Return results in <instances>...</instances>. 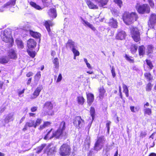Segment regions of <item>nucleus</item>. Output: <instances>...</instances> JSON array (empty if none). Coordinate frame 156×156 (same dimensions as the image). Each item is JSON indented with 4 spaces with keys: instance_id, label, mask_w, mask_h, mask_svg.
I'll list each match as a JSON object with an SVG mask.
<instances>
[{
    "instance_id": "nucleus-61",
    "label": "nucleus",
    "mask_w": 156,
    "mask_h": 156,
    "mask_svg": "<svg viewBox=\"0 0 156 156\" xmlns=\"http://www.w3.org/2000/svg\"><path fill=\"white\" fill-rule=\"evenodd\" d=\"M4 83V82L1 81H0V89H2V86Z\"/></svg>"
},
{
    "instance_id": "nucleus-49",
    "label": "nucleus",
    "mask_w": 156,
    "mask_h": 156,
    "mask_svg": "<svg viewBox=\"0 0 156 156\" xmlns=\"http://www.w3.org/2000/svg\"><path fill=\"white\" fill-rule=\"evenodd\" d=\"M54 150L52 148H49L48 151H47V154L48 155H50L53 154L54 153Z\"/></svg>"
},
{
    "instance_id": "nucleus-35",
    "label": "nucleus",
    "mask_w": 156,
    "mask_h": 156,
    "mask_svg": "<svg viewBox=\"0 0 156 156\" xmlns=\"http://www.w3.org/2000/svg\"><path fill=\"white\" fill-rule=\"evenodd\" d=\"M84 99L82 96H79L77 97V101L79 104L82 105L84 102Z\"/></svg>"
},
{
    "instance_id": "nucleus-32",
    "label": "nucleus",
    "mask_w": 156,
    "mask_h": 156,
    "mask_svg": "<svg viewBox=\"0 0 156 156\" xmlns=\"http://www.w3.org/2000/svg\"><path fill=\"white\" fill-rule=\"evenodd\" d=\"M9 59L6 56H3L0 58V63L2 64H6L8 63Z\"/></svg>"
},
{
    "instance_id": "nucleus-11",
    "label": "nucleus",
    "mask_w": 156,
    "mask_h": 156,
    "mask_svg": "<svg viewBox=\"0 0 156 156\" xmlns=\"http://www.w3.org/2000/svg\"><path fill=\"white\" fill-rule=\"evenodd\" d=\"M48 14L51 20H53L57 16V13L56 8H51L50 9L48 12Z\"/></svg>"
},
{
    "instance_id": "nucleus-4",
    "label": "nucleus",
    "mask_w": 156,
    "mask_h": 156,
    "mask_svg": "<svg viewBox=\"0 0 156 156\" xmlns=\"http://www.w3.org/2000/svg\"><path fill=\"white\" fill-rule=\"evenodd\" d=\"M135 8L138 12L141 14L148 13L150 11L149 6L146 4L141 5L140 3H137L135 5Z\"/></svg>"
},
{
    "instance_id": "nucleus-46",
    "label": "nucleus",
    "mask_w": 156,
    "mask_h": 156,
    "mask_svg": "<svg viewBox=\"0 0 156 156\" xmlns=\"http://www.w3.org/2000/svg\"><path fill=\"white\" fill-rule=\"evenodd\" d=\"M146 62L147 65L149 66L151 69H152L153 67L151 62L148 60H146Z\"/></svg>"
},
{
    "instance_id": "nucleus-54",
    "label": "nucleus",
    "mask_w": 156,
    "mask_h": 156,
    "mask_svg": "<svg viewBox=\"0 0 156 156\" xmlns=\"http://www.w3.org/2000/svg\"><path fill=\"white\" fill-rule=\"evenodd\" d=\"M33 73L31 71L29 72L26 74V76L27 77H29L33 75Z\"/></svg>"
},
{
    "instance_id": "nucleus-23",
    "label": "nucleus",
    "mask_w": 156,
    "mask_h": 156,
    "mask_svg": "<svg viewBox=\"0 0 156 156\" xmlns=\"http://www.w3.org/2000/svg\"><path fill=\"white\" fill-rule=\"evenodd\" d=\"M90 115L92 117V121L94 119V116H95V109L94 108H93V107L91 108L90 110ZM92 122H91L88 125V126L86 128L87 129V130H89V129L91 126V125L92 124Z\"/></svg>"
},
{
    "instance_id": "nucleus-62",
    "label": "nucleus",
    "mask_w": 156,
    "mask_h": 156,
    "mask_svg": "<svg viewBox=\"0 0 156 156\" xmlns=\"http://www.w3.org/2000/svg\"><path fill=\"white\" fill-rule=\"evenodd\" d=\"M134 106H131L130 107V109L131 111L133 112H135L136 111L134 110Z\"/></svg>"
},
{
    "instance_id": "nucleus-64",
    "label": "nucleus",
    "mask_w": 156,
    "mask_h": 156,
    "mask_svg": "<svg viewBox=\"0 0 156 156\" xmlns=\"http://www.w3.org/2000/svg\"><path fill=\"white\" fill-rule=\"evenodd\" d=\"M56 54V53L55 51H52L51 52V56H54Z\"/></svg>"
},
{
    "instance_id": "nucleus-8",
    "label": "nucleus",
    "mask_w": 156,
    "mask_h": 156,
    "mask_svg": "<svg viewBox=\"0 0 156 156\" xmlns=\"http://www.w3.org/2000/svg\"><path fill=\"white\" fill-rule=\"evenodd\" d=\"M105 142V140L103 137L99 138L95 144V150L97 151L100 150L103 147Z\"/></svg>"
},
{
    "instance_id": "nucleus-14",
    "label": "nucleus",
    "mask_w": 156,
    "mask_h": 156,
    "mask_svg": "<svg viewBox=\"0 0 156 156\" xmlns=\"http://www.w3.org/2000/svg\"><path fill=\"white\" fill-rule=\"evenodd\" d=\"M43 89L42 85H39L34 90V92L32 96H31L30 98L31 99H34L37 98L39 96L40 92Z\"/></svg>"
},
{
    "instance_id": "nucleus-40",
    "label": "nucleus",
    "mask_w": 156,
    "mask_h": 156,
    "mask_svg": "<svg viewBox=\"0 0 156 156\" xmlns=\"http://www.w3.org/2000/svg\"><path fill=\"white\" fill-rule=\"evenodd\" d=\"M27 52L29 55L32 58H34L35 56L36 53L35 51H30L27 50Z\"/></svg>"
},
{
    "instance_id": "nucleus-60",
    "label": "nucleus",
    "mask_w": 156,
    "mask_h": 156,
    "mask_svg": "<svg viewBox=\"0 0 156 156\" xmlns=\"http://www.w3.org/2000/svg\"><path fill=\"white\" fill-rule=\"evenodd\" d=\"M45 127V126H44V125L43 124L42 125H41L39 126V129L40 130H41L43 129Z\"/></svg>"
},
{
    "instance_id": "nucleus-53",
    "label": "nucleus",
    "mask_w": 156,
    "mask_h": 156,
    "mask_svg": "<svg viewBox=\"0 0 156 156\" xmlns=\"http://www.w3.org/2000/svg\"><path fill=\"white\" fill-rule=\"evenodd\" d=\"M111 73L113 77L114 78L116 76L115 69L113 67H112L111 69Z\"/></svg>"
},
{
    "instance_id": "nucleus-6",
    "label": "nucleus",
    "mask_w": 156,
    "mask_h": 156,
    "mask_svg": "<svg viewBox=\"0 0 156 156\" xmlns=\"http://www.w3.org/2000/svg\"><path fill=\"white\" fill-rule=\"evenodd\" d=\"M73 122L74 125L78 129L83 127L84 125L83 120L80 116H76L74 118Z\"/></svg>"
},
{
    "instance_id": "nucleus-38",
    "label": "nucleus",
    "mask_w": 156,
    "mask_h": 156,
    "mask_svg": "<svg viewBox=\"0 0 156 156\" xmlns=\"http://www.w3.org/2000/svg\"><path fill=\"white\" fill-rule=\"evenodd\" d=\"M46 144H41V146L37 147V154L40 153L42 150L46 146Z\"/></svg>"
},
{
    "instance_id": "nucleus-58",
    "label": "nucleus",
    "mask_w": 156,
    "mask_h": 156,
    "mask_svg": "<svg viewBox=\"0 0 156 156\" xmlns=\"http://www.w3.org/2000/svg\"><path fill=\"white\" fill-rule=\"evenodd\" d=\"M32 80V77L29 78V79H28V80H27V85H29L30 84V83L31 82Z\"/></svg>"
},
{
    "instance_id": "nucleus-25",
    "label": "nucleus",
    "mask_w": 156,
    "mask_h": 156,
    "mask_svg": "<svg viewBox=\"0 0 156 156\" xmlns=\"http://www.w3.org/2000/svg\"><path fill=\"white\" fill-rule=\"evenodd\" d=\"M99 97L100 99L102 100L104 96L105 90L103 87H101L99 89Z\"/></svg>"
},
{
    "instance_id": "nucleus-21",
    "label": "nucleus",
    "mask_w": 156,
    "mask_h": 156,
    "mask_svg": "<svg viewBox=\"0 0 156 156\" xmlns=\"http://www.w3.org/2000/svg\"><path fill=\"white\" fill-rule=\"evenodd\" d=\"M126 36L125 32L122 30H118V33L116 35V38L122 40L124 39Z\"/></svg>"
},
{
    "instance_id": "nucleus-39",
    "label": "nucleus",
    "mask_w": 156,
    "mask_h": 156,
    "mask_svg": "<svg viewBox=\"0 0 156 156\" xmlns=\"http://www.w3.org/2000/svg\"><path fill=\"white\" fill-rule=\"evenodd\" d=\"M42 121V119L40 118H37L35 122L34 121V128H36L37 126L40 125Z\"/></svg>"
},
{
    "instance_id": "nucleus-59",
    "label": "nucleus",
    "mask_w": 156,
    "mask_h": 156,
    "mask_svg": "<svg viewBox=\"0 0 156 156\" xmlns=\"http://www.w3.org/2000/svg\"><path fill=\"white\" fill-rule=\"evenodd\" d=\"M29 114L30 117H35L36 115L35 113L32 112L29 113Z\"/></svg>"
},
{
    "instance_id": "nucleus-5",
    "label": "nucleus",
    "mask_w": 156,
    "mask_h": 156,
    "mask_svg": "<svg viewBox=\"0 0 156 156\" xmlns=\"http://www.w3.org/2000/svg\"><path fill=\"white\" fill-rule=\"evenodd\" d=\"M130 34L133 40L138 42L140 40V33L137 28L132 27L130 29Z\"/></svg>"
},
{
    "instance_id": "nucleus-27",
    "label": "nucleus",
    "mask_w": 156,
    "mask_h": 156,
    "mask_svg": "<svg viewBox=\"0 0 156 156\" xmlns=\"http://www.w3.org/2000/svg\"><path fill=\"white\" fill-rule=\"evenodd\" d=\"M13 116L14 115L13 114L9 113V114L6 117L5 120V122H9L10 121H12L13 119Z\"/></svg>"
},
{
    "instance_id": "nucleus-7",
    "label": "nucleus",
    "mask_w": 156,
    "mask_h": 156,
    "mask_svg": "<svg viewBox=\"0 0 156 156\" xmlns=\"http://www.w3.org/2000/svg\"><path fill=\"white\" fill-rule=\"evenodd\" d=\"M69 47L74 55H80V52L77 49V44L72 40H69Z\"/></svg>"
},
{
    "instance_id": "nucleus-45",
    "label": "nucleus",
    "mask_w": 156,
    "mask_h": 156,
    "mask_svg": "<svg viewBox=\"0 0 156 156\" xmlns=\"http://www.w3.org/2000/svg\"><path fill=\"white\" fill-rule=\"evenodd\" d=\"M114 2L121 8L122 5V2L121 0H114Z\"/></svg>"
},
{
    "instance_id": "nucleus-3",
    "label": "nucleus",
    "mask_w": 156,
    "mask_h": 156,
    "mask_svg": "<svg viewBox=\"0 0 156 156\" xmlns=\"http://www.w3.org/2000/svg\"><path fill=\"white\" fill-rule=\"evenodd\" d=\"M138 17L136 13L132 12H127L125 14L123 17V20L127 25L131 24L134 21H136Z\"/></svg>"
},
{
    "instance_id": "nucleus-20",
    "label": "nucleus",
    "mask_w": 156,
    "mask_h": 156,
    "mask_svg": "<svg viewBox=\"0 0 156 156\" xmlns=\"http://www.w3.org/2000/svg\"><path fill=\"white\" fill-rule=\"evenodd\" d=\"M29 34L33 37L40 39L41 34L39 33L34 31L30 30H29Z\"/></svg>"
},
{
    "instance_id": "nucleus-36",
    "label": "nucleus",
    "mask_w": 156,
    "mask_h": 156,
    "mask_svg": "<svg viewBox=\"0 0 156 156\" xmlns=\"http://www.w3.org/2000/svg\"><path fill=\"white\" fill-rule=\"evenodd\" d=\"M145 77L148 81H150L153 79V77L150 73H146L144 74Z\"/></svg>"
},
{
    "instance_id": "nucleus-19",
    "label": "nucleus",
    "mask_w": 156,
    "mask_h": 156,
    "mask_svg": "<svg viewBox=\"0 0 156 156\" xmlns=\"http://www.w3.org/2000/svg\"><path fill=\"white\" fill-rule=\"evenodd\" d=\"M34 120H30L29 122H27L26 123L22 130L23 131H25L27 130L28 127H33L34 128Z\"/></svg>"
},
{
    "instance_id": "nucleus-26",
    "label": "nucleus",
    "mask_w": 156,
    "mask_h": 156,
    "mask_svg": "<svg viewBox=\"0 0 156 156\" xmlns=\"http://www.w3.org/2000/svg\"><path fill=\"white\" fill-rule=\"evenodd\" d=\"M87 102L90 105L94 101V95L92 94L89 93L87 94Z\"/></svg>"
},
{
    "instance_id": "nucleus-48",
    "label": "nucleus",
    "mask_w": 156,
    "mask_h": 156,
    "mask_svg": "<svg viewBox=\"0 0 156 156\" xmlns=\"http://www.w3.org/2000/svg\"><path fill=\"white\" fill-rule=\"evenodd\" d=\"M6 108V106L3 104L2 106L0 107V112L2 113L5 110Z\"/></svg>"
},
{
    "instance_id": "nucleus-10",
    "label": "nucleus",
    "mask_w": 156,
    "mask_h": 156,
    "mask_svg": "<svg viewBox=\"0 0 156 156\" xmlns=\"http://www.w3.org/2000/svg\"><path fill=\"white\" fill-rule=\"evenodd\" d=\"M43 25L45 27L49 35L53 36V34L51 32L50 28V26H52L53 25V24L51 21L50 20H45Z\"/></svg>"
},
{
    "instance_id": "nucleus-22",
    "label": "nucleus",
    "mask_w": 156,
    "mask_h": 156,
    "mask_svg": "<svg viewBox=\"0 0 156 156\" xmlns=\"http://www.w3.org/2000/svg\"><path fill=\"white\" fill-rule=\"evenodd\" d=\"M16 0H10L2 6V8H7L10 6H14L16 4Z\"/></svg>"
},
{
    "instance_id": "nucleus-43",
    "label": "nucleus",
    "mask_w": 156,
    "mask_h": 156,
    "mask_svg": "<svg viewBox=\"0 0 156 156\" xmlns=\"http://www.w3.org/2000/svg\"><path fill=\"white\" fill-rule=\"evenodd\" d=\"M152 85H151L150 83H148L146 86V90L148 91H150L151 90L152 87Z\"/></svg>"
},
{
    "instance_id": "nucleus-52",
    "label": "nucleus",
    "mask_w": 156,
    "mask_h": 156,
    "mask_svg": "<svg viewBox=\"0 0 156 156\" xmlns=\"http://www.w3.org/2000/svg\"><path fill=\"white\" fill-rule=\"evenodd\" d=\"M62 78V75L61 73H59L58 75L57 79L56 80L57 82H58L61 81Z\"/></svg>"
},
{
    "instance_id": "nucleus-24",
    "label": "nucleus",
    "mask_w": 156,
    "mask_h": 156,
    "mask_svg": "<svg viewBox=\"0 0 156 156\" xmlns=\"http://www.w3.org/2000/svg\"><path fill=\"white\" fill-rule=\"evenodd\" d=\"M43 108L50 110L52 109L53 108V105L50 101H48L45 102L43 105Z\"/></svg>"
},
{
    "instance_id": "nucleus-41",
    "label": "nucleus",
    "mask_w": 156,
    "mask_h": 156,
    "mask_svg": "<svg viewBox=\"0 0 156 156\" xmlns=\"http://www.w3.org/2000/svg\"><path fill=\"white\" fill-rule=\"evenodd\" d=\"M137 48V47L135 44H133L132 45L131 50L132 53H134L136 51Z\"/></svg>"
},
{
    "instance_id": "nucleus-16",
    "label": "nucleus",
    "mask_w": 156,
    "mask_h": 156,
    "mask_svg": "<svg viewBox=\"0 0 156 156\" xmlns=\"http://www.w3.org/2000/svg\"><path fill=\"white\" fill-rule=\"evenodd\" d=\"M8 54V56L9 59L16 60L17 58V54L16 51L13 49H10Z\"/></svg>"
},
{
    "instance_id": "nucleus-1",
    "label": "nucleus",
    "mask_w": 156,
    "mask_h": 156,
    "mask_svg": "<svg viewBox=\"0 0 156 156\" xmlns=\"http://www.w3.org/2000/svg\"><path fill=\"white\" fill-rule=\"evenodd\" d=\"M65 128V123L64 121H62L61 122L58 129L57 130L55 131L52 128L50 129H47L44 132V133L46 134L43 138L45 140L50 139L53 137L58 139L62 136Z\"/></svg>"
},
{
    "instance_id": "nucleus-51",
    "label": "nucleus",
    "mask_w": 156,
    "mask_h": 156,
    "mask_svg": "<svg viewBox=\"0 0 156 156\" xmlns=\"http://www.w3.org/2000/svg\"><path fill=\"white\" fill-rule=\"evenodd\" d=\"M38 107L37 106H33L30 108V111L32 112H36L37 110Z\"/></svg>"
},
{
    "instance_id": "nucleus-30",
    "label": "nucleus",
    "mask_w": 156,
    "mask_h": 156,
    "mask_svg": "<svg viewBox=\"0 0 156 156\" xmlns=\"http://www.w3.org/2000/svg\"><path fill=\"white\" fill-rule=\"evenodd\" d=\"M29 3L31 6L37 10H41L42 9V8L41 6L37 5L36 3L33 2L31 1Z\"/></svg>"
},
{
    "instance_id": "nucleus-33",
    "label": "nucleus",
    "mask_w": 156,
    "mask_h": 156,
    "mask_svg": "<svg viewBox=\"0 0 156 156\" xmlns=\"http://www.w3.org/2000/svg\"><path fill=\"white\" fill-rule=\"evenodd\" d=\"M53 63L54 64L55 67L57 69L59 67V59L57 57H56L52 61Z\"/></svg>"
},
{
    "instance_id": "nucleus-47",
    "label": "nucleus",
    "mask_w": 156,
    "mask_h": 156,
    "mask_svg": "<svg viewBox=\"0 0 156 156\" xmlns=\"http://www.w3.org/2000/svg\"><path fill=\"white\" fill-rule=\"evenodd\" d=\"M153 48L152 46L151 45L148 46L147 47V52L148 54L151 53L153 51Z\"/></svg>"
},
{
    "instance_id": "nucleus-9",
    "label": "nucleus",
    "mask_w": 156,
    "mask_h": 156,
    "mask_svg": "<svg viewBox=\"0 0 156 156\" xmlns=\"http://www.w3.org/2000/svg\"><path fill=\"white\" fill-rule=\"evenodd\" d=\"M59 154L62 156H65L68 153V146L67 144H63L59 150Z\"/></svg>"
},
{
    "instance_id": "nucleus-37",
    "label": "nucleus",
    "mask_w": 156,
    "mask_h": 156,
    "mask_svg": "<svg viewBox=\"0 0 156 156\" xmlns=\"http://www.w3.org/2000/svg\"><path fill=\"white\" fill-rule=\"evenodd\" d=\"M123 92L125 94L126 96L127 97H128L129 90L127 86L124 84H123Z\"/></svg>"
},
{
    "instance_id": "nucleus-63",
    "label": "nucleus",
    "mask_w": 156,
    "mask_h": 156,
    "mask_svg": "<svg viewBox=\"0 0 156 156\" xmlns=\"http://www.w3.org/2000/svg\"><path fill=\"white\" fill-rule=\"evenodd\" d=\"M86 65H87V67L89 68V69H91L92 68V67L91 66H90V63H87V64H86Z\"/></svg>"
},
{
    "instance_id": "nucleus-42",
    "label": "nucleus",
    "mask_w": 156,
    "mask_h": 156,
    "mask_svg": "<svg viewBox=\"0 0 156 156\" xmlns=\"http://www.w3.org/2000/svg\"><path fill=\"white\" fill-rule=\"evenodd\" d=\"M126 59L130 62L133 63L134 62V59H132V57H131L128 55H126L125 56Z\"/></svg>"
},
{
    "instance_id": "nucleus-28",
    "label": "nucleus",
    "mask_w": 156,
    "mask_h": 156,
    "mask_svg": "<svg viewBox=\"0 0 156 156\" xmlns=\"http://www.w3.org/2000/svg\"><path fill=\"white\" fill-rule=\"evenodd\" d=\"M41 73L40 71H38L34 76V81L35 83L38 82L41 77Z\"/></svg>"
},
{
    "instance_id": "nucleus-18",
    "label": "nucleus",
    "mask_w": 156,
    "mask_h": 156,
    "mask_svg": "<svg viewBox=\"0 0 156 156\" xmlns=\"http://www.w3.org/2000/svg\"><path fill=\"white\" fill-rule=\"evenodd\" d=\"M118 23L116 19L113 18H112L110 19L109 22H108V24L109 26L111 27L116 28L118 27Z\"/></svg>"
},
{
    "instance_id": "nucleus-31",
    "label": "nucleus",
    "mask_w": 156,
    "mask_h": 156,
    "mask_svg": "<svg viewBox=\"0 0 156 156\" xmlns=\"http://www.w3.org/2000/svg\"><path fill=\"white\" fill-rule=\"evenodd\" d=\"M87 5L91 9H98V6L94 5L93 3L90 2V1H87Z\"/></svg>"
},
{
    "instance_id": "nucleus-29",
    "label": "nucleus",
    "mask_w": 156,
    "mask_h": 156,
    "mask_svg": "<svg viewBox=\"0 0 156 156\" xmlns=\"http://www.w3.org/2000/svg\"><path fill=\"white\" fill-rule=\"evenodd\" d=\"M15 42L17 46L19 48H23V43L21 39L17 38L15 40Z\"/></svg>"
},
{
    "instance_id": "nucleus-2",
    "label": "nucleus",
    "mask_w": 156,
    "mask_h": 156,
    "mask_svg": "<svg viewBox=\"0 0 156 156\" xmlns=\"http://www.w3.org/2000/svg\"><path fill=\"white\" fill-rule=\"evenodd\" d=\"M12 33L11 29L7 28L4 30L3 35L2 37V41L8 43V46L9 48L12 47L14 43Z\"/></svg>"
},
{
    "instance_id": "nucleus-44",
    "label": "nucleus",
    "mask_w": 156,
    "mask_h": 156,
    "mask_svg": "<svg viewBox=\"0 0 156 156\" xmlns=\"http://www.w3.org/2000/svg\"><path fill=\"white\" fill-rule=\"evenodd\" d=\"M111 122L109 121H107L106 123V127L107 128V133H109L110 128V125L111 124Z\"/></svg>"
},
{
    "instance_id": "nucleus-55",
    "label": "nucleus",
    "mask_w": 156,
    "mask_h": 156,
    "mask_svg": "<svg viewBox=\"0 0 156 156\" xmlns=\"http://www.w3.org/2000/svg\"><path fill=\"white\" fill-rule=\"evenodd\" d=\"M148 1L151 7H153L154 5V4L153 2V0H148Z\"/></svg>"
},
{
    "instance_id": "nucleus-56",
    "label": "nucleus",
    "mask_w": 156,
    "mask_h": 156,
    "mask_svg": "<svg viewBox=\"0 0 156 156\" xmlns=\"http://www.w3.org/2000/svg\"><path fill=\"white\" fill-rule=\"evenodd\" d=\"M51 124V122H50L48 121H45L44 122L43 124L44 126L45 127L49 125H50Z\"/></svg>"
},
{
    "instance_id": "nucleus-12",
    "label": "nucleus",
    "mask_w": 156,
    "mask_h": 156,
    "mask_svg": "<svg viewBox=\"0 0 156 156\" xmlns=\"http://www.w3.org/2000/svg\"><path fill=\"white\" fill-rule=\"evenodd\" d=\"M144 112L145 115H151L152 114L151 106L148 102H147L144 105Z\"/></svg>"
},
{
    "instance_id": "nucleus-57",
    "label": "nucleus",
    "mask_w": 156,
    "mask_h": 156,
    "mask_svg": "<svg viewBox=\"0 0 156 156\" xmlns=\"http://www.w3.org/2000/svg\"><path fill=\"white\" fill-rule=\"evenodd\" d=\"M25 89H23L21 91H20L18 92V94L19 96L20 97V95L21 94L24 93L25 91Z\"/></svg>"
},
{
    "instance_id": "nucleus-17",
    "label": "nucleus",
    "mask_w": 156,
    "mask_h": 156,
    "mask_svg": "<svg viewBox=\"0 0 156 156\" xmlns=\"http://www.w3.org/2000/svg\"><path fill=\"white\" fill-rule=\"evenodd\" d=\"M80 18L82 22V23L84 26L89 27L93 31L95 30V28L92 24H91L87 21L84 20L82 17H80Z\"/></svg>"
},
{
    "instance_id": "nucleus-13",
    "label": "nucleus",
    "mask_w": 156,
    "mask_h": 156,
    "mask_svg": "<svg viewBox=\"0 0 156 156\" xmlns=\"http://www.w3.org/2000/svg\"><path fill=\"white\" fill-rule=\"evenodd\" d=\"M156 24V15L152 14L151 15L148 25L150 28H153L154 26Z\"/></svg>"
},
{
    "instance_id": "nucleus-50",
    "label": "nucleus",
    "mask_w": 156,
    "mask_h": 156,
    "mask_svg": "<svg viewBox=\"0 0 156 156\" xmlns=\"http://www.w3.org/2000/svg\"><path fill=\"white\" fill-rule=\"evenodd\" d=\"M147 135V133L146 131H142L140 132V137L143 138L145 137Z\"/></svg>"
},
{
    "instance_id": "nucleus-15",
    "label": "nucleus",
    "mask_w": 156,
    "mask_h": 156,
    "mask_svg": "<svg viewBox=\"0 0 156 156\" xmlns=\"http://www.w3.org/2000/svg\"><path fill=\"white\" fill-rule=\"evenodd\" d=\"M37 42L34 39L30 38L27 41V46L29 49L34 48Z\"/></svg>"
},
{
    "instance_id": "nucleus-34",
    "label": "nucleus",
    "mask_w": 156,
    "mask_h": 156,
    "mask_svg": "<svg viewBox=\"0 0 156 156\" xmlns=\"http://www.w3.org/2000/svg\"><path fill=\"white\" fill-rule=\"evenodd\" d=\"M139 54L140 55H143L145 53V48L144 46H140L139 48Z\"/></svg>"
}]
</instances>
